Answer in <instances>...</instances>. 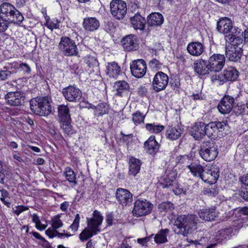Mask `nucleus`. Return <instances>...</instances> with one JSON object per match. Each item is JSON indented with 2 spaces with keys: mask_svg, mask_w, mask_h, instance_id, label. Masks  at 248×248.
<instances>
[{
  "mask_svg": "<svg viewBox=\"0 0 248 248\" xmlns=\"http://www.w3.org/2000/svg\"><path fill=\"white\" fill-rule=\"evenodd\" d=\"M199 221L198 217L195 215H180L175 219L174 225L178 231L174 230L176 233L187 236L197 229Z\"/></svg>",
  "mask_w": 248,
  "mask_h": 248,
  "instance_id": "f257e3e1",
  "label": "nucleus"
},
{
  "mask_svg": "<svg viewBox=\"0 0 248 248\" xmlns=\"http://www.w3.org/2000/svg\"><path fill=\"white\" fill-rule=\"evenodd\" d=\"M0 16L2 21L7 23V29L10 24L20 25L24 20L22 14L9 2H3L0 5Z\"/></svg>",
  "mask_w": 248,
  "mask_h": 248,
  "instance_id": "f03ea898",
  "label": "nucleus"
},
{
  "mask_svg": "<svg viewBox=\"0 0 248 248\" xmlns=\"http://www.w3.org/2000/svg\"><path fill=\"white\" fill-rule=\"evenodd\" d=\"M103 219V217L100 212L95 210L93 218H87V227L79 234V239L84 242L96 235L100 231L99 227L101 224Z\"/></svg>",
  "mask_w": 248,
  "mask_h": 248,
  "instance_id": "7ed1b4c3",
  "label": "nucleus"
},
{
  "mask_svg": "<svg viewBox=\"0 0 248 248\" xmlns=\"http://www.w3.org/2000/svg\"><path fill=\"white\" fill-rule=\"evenodd\" d=\"M31 111L36 115L45 116L51 113L52 108L51 99L49 96H39L30 100Z\"/></svg>",
  "mask_w": 248,
  "mask_h": 248,
  "instance_id": "20e7f679",
  "label": "nucleus"
},
{
  "mask_svg": "<svg viewBox=\"0 0 248 248\" xmlns=\"http://www.w3.org/2000/svg\"><path fill=\"white\" fill-rule=\"evenodd\" d=\"M199 154L205 161H212L218 155L217 147L213 141L204 142L199 151Z\"/></svg>",
  "mask_w": 248,
  "mask_h": 248,
  "instance_id": "39448f33",
  "label": "nucleus"
},
{
  "mask_svg": "<svg viewBox=\"0 0 248 248\" xmlns=\"http://www.w3.org/2000/svg\"><path fill=\"white\" fill-rule=\"evenodd\" d=\"M59 47L65 56L79 57L76 43L68 37H61Z\"/></svg>",
  "mask_w": 248,
  "mask_h": 248,
  "instance_id": "423d86ee",
  "label": "nucleus"
},
{
  "mask_svg": "<svg viewBox=\"0 0 248 248\" xmlns=\"http://www.w3.org/2000/svg\"><path fill=\"white\" fill-rule=\"evenodd\" d=\"M153 205L146 199H139L134 202L133 214L137 217L146 216L153 210Z\"/></svg>",
  "mask_w": 248,
  "mask_h": 248,
  "instance_id": "0eeeda50",
  "label": "nucleus"
},
{
  "mask_svg": "<svg viewBox=\"0 0 248 248\" xmlns=\"http://www.w3.org/2000/svg\"><path fill=\"white\" fill-rule=\"evenodd\" d=\"M207 61V63L210 72H218L225 65V57L223 54L218 53H209V57Z\"/></svg>",
  "mask_w": 248,
  "mask_h": 248,
  "instance_id": "6e6552de",
  "label": "nucleus"
},
{
  "mask_svg": "<svg viewBox=\"0 0 248 248\" xmlns=\"http://www.w3.org/2000/svg\"><path fill=\"white\" fill-rule=\"evenodd\" d=\"M110 12L115 18L120 20L126 15L127 7L126 3L122 0H113L110 3Z\"/></svg>",
  "mask_w": 248,
  "mask_h": 248,
  "instance_id": "1a4fd4ad",
  "label": "nucleus"
},
{
  "mask_svg": "<svg viewBox=\"0 0 248 248\" xmlns=\"http://www.w3.org/2000/svg\"><path fill=\"white\" fill-rule=\"evenodd\" d=\"M169 82L168 76L163 72H157L152 81V88L155 92H159L166 89Z\"/></svg>",
  "mask_w": 248,
  "mask_h": 248,
  "instance_id": "9d476101",
  "label": "nucleus"
},
{
  "mask_svg": "<svg viewBox=\"0 0 248 248\" xmlns=\"http://www.w3.org/2000/svg\"><path fill=\"white\" fill-rule=\"evenodd\" d=\"M121 43L125 51H134L139 48V41L136 35L129 34L124 37Z\"/></svg>",
  "mask_w": 248,
  "mask_h": 248,
  "instance_id": "9b49d317",
  "label": "nucleus"
},
{
  "mask_svg": "<svg viewBox=\"0 0 248 248\" xmlns=\"http://www.w3.org/2000/svg\"><path fill=\"white\" fill-rule=\"evenodd\" d=\"M5 97L7 104L11 106H22L25 103V95L23 92H9Z\"/></svg>",
  "mask_w": 248,
  "mask_h": 248,
  "instance_id": "f8f14e48",
  "label": "nucleus"
},
{
  "mask_svg": "<svg viewBox=\"0 0 248 248\" xmlns=\"http://www.w3.org/2000/svg\"><path fill=\"white\" fill-rule=\"evenodd\" d=\"M237 27H233L230 18L224 17L220 18L217 22V31L224 34L228 35L238 30Z\"/></svg>",
  "mask_w": 248,
  "mask_h": 248,
  "instance_id": "ddd939ff",
  "label": "nucleus"
},
{
  "mask_svg": "<svg viewBox=\"0 0 248 248\" xmlns=\"http://www.w3.org/2000/svg\"><path fill=\"white\" fill-rule=\"evenodd\" d=\"M65 98L69 102H79L82 97L81 91L75 86H69L62 90Z\"/></svg>",
  "mask_w": 248,
  "mask_h": 248,
  "instance_id": "4468645a",
  "label": "nucleus"
},
{
  "mask_svg": "<svg viewBox=\"0 0 248 248\" xmlns=\"http://www.w3.org/2000/svg\"><path fill=\"white\" fill-rule=\"evenodd\" d=\"M234 98L229 95H225L219 101L217 108L222 114H229L232 110L234 104Z\"/></svg>",
  "mask_w": 248,
  "mask_h": 248,
  "instance_id": "2eb2a0df",
  "label": "nucleus"
},
{
  "mask_svg": "<svg viewBox=\"0 0 248 248\" xmlns=\"http://www.w3.org/2000/svg\"><path fill=\"white\" fill-rule=\"evenodd\" d=\"M130 70L133 76L137 78L143 77L146 73V63L142 59L134 60L130 64Z\"/></svg>",
  "mask_w": 248,
  "mask_h": 248,
  "instance_id": "dca6fc26",
  "label": "nucleus"
},
{
  "mask_svg": "<svg viewBox=\"0 0 248 248\" xmlns=\"http://www.w3.org/2000/svg\"><path fill=\"white\" fill-rule=\"evenodd\" d=\"M226 42L230 43L228 46H233L241 47L242 49V43L244 40L243 33L241 32V30L238 29L232 33L226 35L225 36Z\"/></svg>",
  "mask_w": 248,
  "mask_h": 248,
  "instance_id": "f3484780",
  "label": "nucleus"
},
{
  "mask_svg": "<svg viewBox=\"0 0 248 248\" xmlns=\"http://www.w3.org/2000/svg\"><path fill=\"white\" fill-rule=\"evenodd\" d=\"M116 198L118 202L123 206L129 205L133 202V195L126 189L118 188L115 192Z\"/></svg>",
  "mask_w": 248,
  "mask_h": 248,
  "instance_id": "a211bd4d",
  "label": "nucleus"
},
{
  "mask_svg": "<svg viewBox=\"0 0 248 248\" xmlns=\"http://www.w3.org/2000/svg\"><path fill=\"white\" fill-rule=\"evenodd\" d=\"M219 169L216 166H212L202 175V179L210 184H215L219 176Z\"/></svg>",
  "mask_w": 248,
  "mask_h": 248,
  "instance_id": "6ab92c4d",
  "label": "nucleus"
},
{
  "mask_svg": "<svg viewBox=\"0 0 248 248\" xmlns=\"http://www.w3.org/2000/svg\"><path fill=\"white\" fill-rule=\"evenodd\" d=\"M177 176L175 170H167L162 176L160 180V184L163 188H167L173 185Z\"/></svg>",
  "mask_w": 248,
  "mask_h": 248,
  "instance_id": "aec40b11",
  "label": "nucleus"
},
{
  "mask_svg": "<svg viewBox=\"0 0 248 248\" xmlns=\"http://www.w3.org/2000/svg\"><path fill=\"white\" fill-rule=\"evenodd\" d=\"M243 49L241 47L233 46H226L225 54L226 57L232 62H237L239 61L242 56Z\"/></svg>",
  "mask_w": 248,
  "mask_h": 248,
  "instance_id": "412c9836",
  "label": "nucleus"
},
{
  "mask_svg": "<svg viewBox=\"0 0 248 248\" xmlns=\"http://www.w3.org/2000/svg\"><path fill=\"white\" fill-rule=\"evenodd\" d=\"M205 124L204 122L196 123L191 127L190 134L196 140H200L205 136Z\"/></svg>",
  "mask_w": 248,
  "mask_h": 248,
  "instance_id": "4be33fe9",
  "label": "nucleus"
},
{
  "mask_svg": "<svg viewBox=\"0 0 248 248\" xmlns=\"http://www.w3.org/2000/svg\"><path fill=\"white\" fill-rule=\"evenodd\" d=\"M144 147L147 153L155 155L159 151L160 144L156 141L155 136H151L144 142Z\"/></svg>",
  "mask_w": 248,
  "mask_h": 248,
  "instance_id": "5701e85b",
  "label": "nucleus"
},
{
  "mask_svg": "<svg viewBox=\"0 0 248 248\" xmlns=\"http://www.w3.org/2000/svg\"><path fill=\"white\" fill-rule=\"evenodd\" d=\"M82 25L86 31L93 32L99 28L100 23L99 20L95 17H86L83 19Z\"/></svg>",
  "mask_w": 248,
  "mask_h": 248,
  "instance_id": "b1692460",
  "label": "nucleus"
},
{
  "mask_svg": "<svg viewBox=\"0 0 248 248\" xmlns=\"http://www.w3.org/2000/svg\"><path fill=\"white\" fill-rule=\"evenodd\" d=\"M223 76L222 80L220 82L222 85L227 81H234L238 78V71L233 67H228L226 68L222 74Z\"/></svg>",
  "mask_w": 248,
  "mask_h": 248,
  "instance_id": "393cba45",
  "label": "nucleus"
},
{
  "mask_svg": "<svg viewBox=\"0 0 248 248\" xmlns=\"http://www.w3.org/2000/svg\"><path fill=\"white\" fill-rule=\"evenodd\" d=\"M186 49L191 55L198 57L203 52L204 47L201 42L195 41L189 43Z\"/></svg>",
  "mask_w": 248,
  "mask_h": 248,
  "instance_id": "a878e982",
  "label": "nucleus"
},
{
  "mask_svg": "<svg viewBox=\"0 0 248 248\" xmlns=\"http://www.w3.org/2000/svg\"><path fill=\"white\" fill-rule=\"evenodd\" d=\"M207 60L200 59L194 63V69L195 71L198 74L201 75H205L209 74L210 72V69L207 63Z\"/></svg>",
  "mask_w": 248,
  "mask_h": 248,
  "instance_id": "bb28decb",
  "label": "nucleus"
},
{
  "mask_svg": "<svg viewBox=\"0 0 248 248\" xmlns=\"http://www.w3.org/2000/svg\"><path fill=\"white\" fill-rule=\"evenodd\" d=\"M234 229L231 226L221 229L217 232L216 236L217 241L221 243L223 240L226 241L230 239L234 234Z\"/></svg>",
  "mask_w": 248,
  "mask_h": 248,
  "instance_id": "cd10ccee",
  "label": "nucleus"
},
{
  "mask_svg": "<svg viewBox=\"0 0 248 248\" xmlns=\"http://www.w3.org/2000/svg\"><path fill=\"white\" fill-rule=\"evenodd\" d=\"M130 20L133 27L135 30H143L146 23L145 18L140 16L138 12L133 16H131Z\"/></svg>",
  "mask_w": 248,
  "mask_h": 248,
  "instance_id": "c85d7f7f",
  "label": "nucleus"
},
{
  "mask_svg": "<svg viewBox=\"0 0 248 248\" xmlns=\"http://www.w3.org/2000/svg\"><path fill=\"white\" fill-rule=\"evenodd\" d=\"M115 95L123 96L127 94L129 89L128 83L124 80L116 81L114 83Z\"/></svg>",
  "mask_w": 248,
  "mask_h": 248,
  "instance_id": "c756f323",
  "label": "nucleus"
},
{
  "mask_svg": "<svg viewBox=\"0 0 248 248\" xmlns=\"http://www.w3.org/2000/svg\"><path fill=\"white\" fill-rule=\"evenodd\" d=\"M198 213L200 218L206 221L214 220L218 216V214L216 212L215 207L203 209L201 210Z\"/></svg>",
  "mask_w": 248,
  "mask_h": 248,
  "instance_id": "7c9ffc66",
  "label": "nucleus"
},
{
  "mask_svg": "<svg viewBox=\"0 0 248 248\" xmlns=\"http://www.w3.org/2000/svg\"><path fill=\"white\" fill-rule=\"evenodd\" d=\"M163 22L164 17L159 13H152L147 17V23L150 27L160 26Z\"/></svg>",
  "mask_w": 248,
  "mask_h": 248,
  "instance_id": "2f4dec72",
  "label": "nucleus"
},
{
  "mask_svg": "<svg viewBox=\"0 0 248 248\" xmlns=\"http://www.w3.org/2000/svg\"><path fill=\"white\" fill-rule=\"evenodd\" d=\"M128 173L130 175L135 176L140 171L141 162L140 159L131 157L129 162Z\"/></svg>",
  "mask_w": 248,
  "mask_h": 248,
  "instance_id": "473e14b6",
  "label": "nucleus"
},
{
  "mask_svg": "<svg viewBox=\"0 0 248 248\" xmlns=\"http://www.w3.org/2000/svg\"><path fill=\"white\" fill-rule=\"evenodd\" d=\"M106 68V73L109 77H116L121 72L120 67L115 62H108Z\"/></svg>",
  "mask_w": 248,
  "mask_h": 248,
  "instance_id": "72a5a7b5",
  "label": "nucleus"
},
{
  "mask_svg": "<svg viewBox=\"0 0 248 248\" xmlns=\"http://www.w3.org/2000/svg\"><path fill=\"white\" fill-rule=\"evenodd\" d=\"M182 131L181 128L169 126L166 131V136L167 139L174 140L178 139L182 135Z\"/></svg>",
  "mask_w": 248,
  "mask_h": 248,
  "instance_id": "f704fd0d",
  "label": "nucleus"
},
{
  "mask_svg": "<svg viewBox=\"0 0 248 248\" xmlns=\"http://www.w3.org/2000/svg\"><path fill=\"white\" fill-rule=\"evenodd\" d=\"M84 61L89 67L88 70L90 72H97L99 71V62L95 57L87 55L84 57Z\"/></svg>",
  "mask_w": 248,
  "mask_h": 248,
  "instance_id": "c9c22d12",
  "label": "nucleus"
},
{
  "mask_svg": "<svg viewBox=\"0 0 248 248\" xmlns=\"http://www.w3.org/2000/svg\"><path fill=\"white\" fill-rule=\"evenodd\" d=\"M170 231L169 229H161L154 236V241L157 245L168 242L167 236Z\"/></svg>",
  "mask_w": 248,
  "mask_h": 248,
  "instance_id": "e433bc0d",
  "label": "nucleus"
},
{
  "mask_svg": "<svg viewBox=\"0 0 248 248\" xmlns=\"http://www.w3.org/2000/svg\"><path fill=\"white\" fill-rule=\"evenodd\" d=\"M58 116L60 122H64L71 120L69 113V109L67 106L61 105L58 107Z\"/></svg>",
  "mask_w": 248,
  "mask_h": 248,
  "instance_id": "4c0bfd02",
  "label": "nucleus"
},
{
  "mask_svg": "<svg viewBox=\"0 0 248 248\" xmlns=\"http://www.w3.org/2000/svg\"><path fill=\"white\" fill-rule=\"evenodd\" d=\"M192 174L195 177H199L202 179V175L204 173L203 167L199 163H192L187 165Z\"/></svg>",
  "mask_w": 248,
  "mask_h": 248,
  "instance_id": "58836bf2",
  "label": "nucleus"
},
{
  "mask_svg": "<svg viewBox=\"0 0 248 248\" xmlns=\"http://www.w3.org/2000/svg\"><path fill=\"white\" fill-rule=\"evenodd\" d=\"M71 120L60 122L61 129L64 133L65 136H70L75 133V130L73 129L71 125Z\"/></svg>",
  "mask_w": 248,
  "mask_h": 248,
  "instance_id": "ea45409f",
  "label": "nucleus"
},
{
  "mask_svg": "<svg viewBox=\"0 0 248 248\" xmlns=\"http://www.w3.org/2000/svg\"><path fill=\"white\" fill-rule=\"evenodd\" d=\"M64 175L66 179L68 181L72 187H74L77 185L76 174L71 168H66Z\"/></svg>",
  "mask_w": 248,
  "mask_h": 248,
  "instance_id": "a19ab883",
  "label": "nucleus"
},
{
  "mask_svg": "<svg viewBox=\"0 0 248 248\" xmlns=\"http://www.w3.org/2000/svg\"><path fill=\"white\" fill-rule=\"evenodd\" d=\"M219 189L215 184H210L203 190V194L208 197H215L218 194Z\"/></svg>",
  "mask_w": 248,
  "mask_h": 248,
  "instance_id": "79ce46f5",
  "label": "nucleus"
},
{
  "mask_svg": "<svg viewBox=\"0 0 248 248\" xmlns=\"http://www.w3.org/2000/svg\"><path fill=\"white\" fill-rule=\"evenodd\" d=\"M158 209L161 213L170 214L174 209V206L170 202H164L159 204Z\"/></svg>",
  "mask_w": 248,
  "mask_h": 248,
  "instance_id": "37998d69",
  "label": "nucleus"
},
{
  "mask_svg": "<svg viewBox=\"0 0 248 248\" xmlns=\"http://www.w3.org/2000/svg\"><path fill=\"white\" fill-rule=\"evenodd\" d=\"M109 110V105L106 103L102 102L96 106V112L95 115L97 116H103L108 114Z\"/></svg>",
  "mask_w": 248,
  "mask_h": 248,
  "instance_id": "c03bdc74",
  "label": "nucleus"
},
{
  "mask_svg": "<svg viewBox=\"0 0 248 248\" xmlns=\"http://www.w3.org/2000/svg\"><path fill=\"white\" fill-rule=\"evenodd\" d=\"M145 126L150 133H159L164 129V126L163 125L157 124L155 123L146 124Z\"/></svg>",
  "mask_w": 248,
  "mask_h": 248,
  "instance_id": "a18cd8bd",
  "label": "nucleus"
},
{
  "mask_svg": "<svg viewBox=\"0 0 248 248\" xmlns=\"http://www.w3.org/2000/svg\"><path fill=\"white\" fill-rule=\"evenodd\" d=\"M145 116V114L141 113L140 110H137L132 115V121L136 125L143 124Z\"/></svg>",
  "mask_w": 248,
  "mask_h": 248,
  "instance_id": "49530a36",
  "label": "nucleus"
},
{
  "mask_svg": "<svg viewBox=\"0 0 248 248\" xmlns=\"http://www.w3.org/2000/svg\"><path fill=\"white\" fill-rule=\"evenodd\" d=\"M11 172L9 170L4 169L0 161V183L1 184H4L5 178L9 176Z\"/></svg>",
  "mask_w": 248,
  "mask_h": 248,
  "instance_id": "de8ad7c7",
  "label": "nucleus"
},
{
  "mask_svg": "<svg viewBox=\"0 0 248 248\" xmlns=\"http://www.w3.org/2000/svg\"><path fill=\"white\" fill-rule=\"evenodd\" d=\"M218 132H223L229 127L227 121H215Z\"/></svg>",
  "mask_w": 248,
  "mask_h": 248,
  "instance_id": "09e8293b",
  "label": "nucleus"
},
{
  "mask_svg": "<svg viewBox=\"0 0 248 248\" xmlns=\"http://www.w3.org/2000/svg\"><path fill=\"white\" fill-rule=\"evenodd\" d=\"M162 65V63L156 59H153L149 62V67L156 70L160 69Z\"/></svg>",
  "mask_w": 248,
  "mask_h": 248,
  "instance_id": "8fccbe9b",
  "label": "nucleus"
},
{
  "mask_svg": "<svg viewBox=\"0 0 248 248\" xmlns=\"http://www.w3.org/2000/svg\"><path fill=\"white\" fill-rule=\"evenodd\" d=\"M80 216L78 214H77L73 223L70 226V228L74 232L78 231L79 224Z\"/></svg>",
  "mask_w": 248,
  "mask_h": 248,
  "instance_id": "3c124183",
  "label": "nucleus"
},
{
  "mask_svg": "<svg viewBox=\"0 0 248 248\" xmlns=\"http://www.w3.org/2000/svg\"><path fill=\"white\" fill-rule=\"evenodd\" d=\"M52 227L54 230H57V229L62 227L63 225L62 222L58 217H55L52 219Z\"/></svg>",
  "mask_w": 248,
  "mask_h": 248,
  "instance_id": "603ef678",
  "label": "nucleus"
},
{
  "mask_svg": "<svg viewBox=\"0 0 248 248\" xmlns=\"http://www.w3.org/2000/svg\"><path fill=\"white\" fill-rule=\"evenodd\" d=\"M60 21L58 20H57L56 22L54 21H47L46 22L45 25L46 26L48 29L52 30L54 29H59L60 28Z\"/></svg>",
  "mask_w": 248,
  "mask_h": 248,
  "instance_id": "864d4df0",
  "label": "nucleus"
},
{
  "mask_svg": "<svg viewBox=\"0 0 248 248\" xmlns=\"http://www.w3.org/2000/svg\"><path fill=\"white\" fill-rule=\"evenodd\" d=\"M170 85L173 90H175L176 91H178L181 85L179 78H176L172 79V81L170 82Z\"/></svg>",
  "mask_w": 248,
  "mask_h": 248,
  "instance_id": "5fc2aeb1",
  "label": "nucleus"
},
{
  "mask_svg": "<svg viewBox=\"0 0 248 248\" xmlns=\"http://www.w3.org/2000/svg\"><path fill=\"white\" fill-rule=\"evenodd\" d=\"M234 112L236 115H239L243 114L246 112V107L245 104H238L234 108Z\"/></svg>",
  "mask_w": 248,
  "mask_h": 248,
  "instance_id": "6e6d98bb",
  "label": "nucleus"
},
{
  "mask_svg": "<svg viewBox=\"0 0 248 248\" xmlns=\"http://www.w3.org/2000/svg\"><path fill=\"white\" fill-rule=\"evenodd\" d=\"M11 74V72L4 67V70H0V78L2 80H5L7 79Z\"/></svg>",
  "mask_w": 248,
  "mask_h": 248,
  "instance_id": "4d7b16f0",
  "label": "nucleus"
},
{
  "mask_svg": "<svg viewBox=\"0 0 248 248\" xmlns=\"http://www.w3.org/2000/svg\"><path fill=\"white\" fill-rule=\"evenodd\" d=\"M206 127L205 128V136L206 135L208 138H214L216 136L214 134V131L211 128L210 126L208 124H205Z\"/></svg>",
  "mask_w": 248,
  "mask_h": 248,
  "instance_id": "13d9d810",
  "label": "nucleus"
},
{
  "mask_svg": "<svg viewBox=\"0 0 248 248\" xmlns=\"http://www.w3.org/2000/svg\"><path fill=\"white\" fill-rule=\"evenodd\" d=\"M154 235V234H152L149 236L145 237L144 238H138L137 239V242L141 245L142 246H146L147 243L150 241L151 238Z\"/></svg>",
  "mask_w": 248,
  "mask_h": 248,
  "instance_id": "bf43d9fd",
  "label": "nucleus"
},
{
  "mask_svg": "<svg viewBox=\"0 0 248 248\" xmlns=\"http://www.w3.org/2000/svg\"><path fill=\"white\" fill-rule=\"evenodd\" d=\"M19 68L24 71L27 74H30L31 72V69L30 66L26 63H21L19 65Z\"/></svg>",
  "mask_w": 248,
  "mask_h": 248,
  "instance_id": "052dcab7",
  "label": "nucleus"
},
{
  "mask_svg": "<svg viewBox=\"0 0 248 248\" xmlns=\"http://www.w3.org/2000/svg\"><path fill=\"white\" fill-rule=\"evenodd\" d=\"M69 68L71 73L78 74L81 71V68L77 64L70 65Z\"/></svg>",
  "mask_w": 248,
  "mask_h": 248,
  "instance_id": "680f3d73",
  "label": "nucleus"
},
{
  "mask_svg": "<svg viewBox=\"0 0 248 248\" xmlns=\"http://www.w3.org/2000/svg\"><path fill=\"white\" fill-rule=\"evenodd\" d=\"M28 207H25L23 205H18L16 206V209L14 210V213L17 216H18L21 213L24 211L28 210Z\"/></svg>",
  "mask_w": 248,
  "mask_h": 248,
  "instance_id": "e2e57ef3",
  "label": "nucleus"
},
{
  "mask_svg": "<svg viewBox=\"0 0 248 248\" xmlns=\"http://www.w3.org/2000/svg\"><path fill=\"white\" fill-rule=\"evenodd\" d=\"M239 195L244 200L248 201V188L243 187Z\"/></svg>",
  "mask_w": 248,
  "mask_h": 248,
  "instance_id": "0e129e2a",
  "label": "nucleus"
},
{
  "mask_svg": "<svg viewBox=\"0 0 248 248\" xmlns=\"http://www.w3.org/2000/svg\"><path fill=\"white\" fill-rule=\"evenodd\" d=\"M113 23L108 20L105 21L104 22V29L106 31L108 32L113 28Z\"/></svg>",
  "mask_w": 248,
  "mask_h": 248,
  "instance_id": "69168bd1",
  "label": "nucleus"
},
{
  "mask_svg": "<svg viewBox=\"0 0 248 248\" xmlns=\"http://www.w3.org/2000/svg\"><path fill=\"white\" fill-rule=\"evenodd\" d=\"M222 78H223L222 74H220V75L215 74V75H213L211 78V81H212V82H215V81H217L218 82V83L220 85H221L220 82L222 80Z\"/></svg>",
  "mask_w": 248,
  "mask_h": 248,
  "instance_id": "338daca9",
  "label": "nucleus"
},
{
  "mask_svg": "<svg viewBox=\"0 0 248 248\" xmlns=\"http://www.w3.org/2000/svg\"><path fill=\"white\" fill-rule=\"evenodd\" d=\"M147 93V89L145 87L141 86L138 88V93L140 96H146Z\"/></svg>",
  "mask_w": 248,
  "mask_h": 248,
  "instance_id": "774afa93",
  "label": "nucleus"
}]
</instances>
